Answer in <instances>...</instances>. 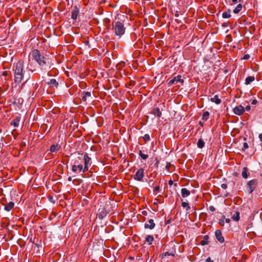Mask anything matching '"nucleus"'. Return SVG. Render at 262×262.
<instances>
[{
  "mask_svg": "<svg viewBox=\"0 0 262 262\" xmlns=\"http://www.w3.org/2000/svg\"><path fill=\"white\" fill-rule=\"evenodd\" d=\"M232 219H233V220L235 221H238L239 219V212H236L235 214L233 215V216L232 217Z\"/></svg>",
  "mask_w": 262,
  "mask_h": 262,
  "instance_id": "c756f323",
  "label": "nucleus"
},
{
  "mask_svg": "<svg viewBox=\"0 0 262 262\" xmlns=\"http://www.w3.org/2000/svg\"><path fill=\"white\" fill-rule=\"evenodd\" d=\"M47 83L48 85H50L51 86H53L56 88H57V86L58 85V82H57L55 79H50V81H48Z\"/></svg>",
  "mask_w": 262,
  "mask_h": 262,
  "instance_id": "aec40b11",
  "label": "nucleus"
},
{
  "mask_svg": "<svg viewBox=\"0 0 262 262\" xmlns=\"http://www.w3.org/2000/svg\"><path fill=\"white\" fill-rule=\"evenodd\" d=\"M250 58V55L249 54H245L244 57L242 58L243 59L247 60Z\"/></svg>",
  "mask_w": 262,
  "mask_h": 262,
  "instance_id": "c9c22d12",
  "label": "nucleus"
},
{
  "mask_svg": "<svg viewBox=\"0 0 262 262\" xmlns=\"http://www.w3.org/2000/svg\"><path fill=\"white\" fill-rule=\"evenodd\" d=\"M144 139L145 140H150V137L148 134H145L144 136Z\"/></svg>",
  "mask_w": 262,
  "mask_h": 262,
  "instance_id": "f704fd0d",
  "label": "nucleus"
},
{
  "mask_svg": "<svg viewBox=\"0 0 262 262\" xmlns=\"http://www.w3.org/2000/svg\"><path fill=\"white\" fill-rule=\"evenodd\" d=\"M242 7L243 6L241 4H238L237 6L235 7V8L233 10V13L235 14H237L242 10Z\"/></svg>",
  "mask_w": 262,
  "mask_h": 262,
  "instance_id": "5701e85b",
  "label": "nucleus"
},
{
  "mask_svg": "<svg viewBox=\"0 0 262 262\" xmlns=\"http://www.w3.org/2000/svg\"><path fill=\"white\" fill-rule=\"evenodd\" d=\"M160 191V186H156L154 188V193L155 194H157L159 193Z\"/></svg>",
  "mask_w": 262,
  "mask_h": 262,
  "instance_id": "2f4dec72",
  "label": "nucleus"
},
{
  "mask_svg": "<svg viewBox=\"0 0 262 262\" xmlns=\"http://www.w3.org/2000/svg\"><path fill=\"white\" fill-rule=\"evenodd\" d=\"M168 255H170V254L168 252H166L163 254L162 257L163 258L164 256H168ZM171 255L173 256V255H172V254H171Z\"/></svg>",
  "mask_w": 262,
  "mask_h": 262,
  "instance_id": "4c0bfd02",
  "label": "nucleus"
},
{
  "mask_svg": "<svg viewBox=\"0 0 262 262\" xmlns=\"http://www.w3.org/2000/svg\"><path fill=\"white\" fill-rule=\"evenodd\" d=\"M231 16L230 10L229 9H228L227 11L224 12L222 14V17L224 18H229L231 17Z\"/></svg>",
  "mask_w": 262,
  "mask_h": 262,
  "instance_id": "b1692460",
  "label": "nucleus"
},
{
  "mask_svg": "<svg viewBox=\"0 0 262 262\" xmlns=\"http://www.w3.org/2000/svg\"><path fill=\"white\" fill-rule=\"evenodd\" d=\"M7 74H8V73L6 71L3 72V75L4 76H6V75H7Z\"/></svg>",
  "mask_w": 262,
  "mask_h": 262,
  "instance_id": "09e8293b",
  "label": "nucleus"
},
{
  "mask_svg": "<svg viewBox=\"0 0 262 262\" xmlns=\"http://www.w3.org/2000/svg\"><path fill=\"white\" fill-rule=\"evenodd\" d=\"M250 174V173L248 172V169L247 167H244L242 172V176L243 178L247 179Z\"/></svg>",
  "mask_w": 262,
  "mask_h": 262,
  "instance_id": "4468645a",
  "label": "nucleus"
},
{
  "mask_svg": "<svg viewBox=\"0 0 262 262\" xmlns=\"http://www.w3.org/2000/svg\"><path fill=\"white\" fill-rule=\"evenodd\" d=\"M258 185V180L253 179L248 182L247 184V189L250 193H252Z\"/></svg>",
  "mask_w": 262,
  "mask_h": 262,
  "instance_id": "39448f33",
  "label": "nucleus"
},
{
  "mask_svg": "<svg viewBox=\"0 0 262 262\" xmlns=\"http://www.w3.org/2000/svg\"><path fill=\"white\" fill-rule=\"evenodd\" d=\"M178 82H180L182 84H183L184 82L183 79L181 78V76L180 75L173 77L171 79H169L168 84L171 85L174 83H177Z\"/></svg>",
  "mask_w": 262,
  "mask_h": 262,
  "instance_id": "6e6552de",
  "label": "nucleus"
},
{
  "mask_svg": "<svg viewBox=\"0 0 262 262\" xmlns=\"http://www.w3.org/2000/svg\"><path fill=\"white\" fill-rule=\"evenodd\" d=\"M209 116V113L208 112H205L203 113L202 116V120L204 121H207L208 119V117Z\"/></svg>",
  "mask_w": 262,
  "mask_h": 262,
  "instance_id": "c85d7f7f",
  "label": "nucleus"
},
{
  "mask_svg": "<svg viewBox=\"0 0 262 262\" xmlns=\"http://www.w3.org/2000/svg\"><path fill=\"white\" fill-rule=\"evenodd\" d=\"M79 13V10L77 6H74L72 10L71 17L73 19L76 20Z\"/></svg>",
  "mask_w": 262,
  "mask_h": 262,
  "instance_id": "9b49d317",
  "label": "nucleus"
},
{
  "mask_svg": "<svg viewBox=\"0 0 262 262\" xmlns=\"http://www.w3.org/2000/svg\"><path fill=\"white\" fill-rule=\"evenodd\" d=\"M20 121V117H16L11 123V125L14 127H17L19 125V123Z\"/></svg>",
  "mask_w": 262,
  "mask_h": 262,
  "instance_id": "6ab92c4d",
  "label": "nucleus"
},
{
  "mask_svg": "<svg viewBox=\"0 0 262 262\" xmlns=\"http://www.w3.org/2000/svg\"><path fill=\"white\" fill-rule=\"evenodd\" d=\"M182 206L183 208H186L187 210L190 209V207L189 206V204L186 202H183L182 203Z\"/></svg>",
  "mask_w": 262,
  "mask_h": 262,
  "instance_id": "7c9ffc66",
  "label": "nucleus"
},
{
  "mask_svg": "<svg viewBox=\"0 0 262 262\" xmlns=\"http://www.w3.org/2000/svg\"><path fill=\"white\" fill-rule=\"evenodd\" d=\"M14 206V203L12 202H10L7 204L5 205V210L7 211H9L13 208Z\"/></svg>",
  "mask_w": 262,
  "mask_h": 262,
  "instance_id": "f3484780",
  "label": "nucleus"
},
{
  "mask_svg": "<svg viewBox=\"0 0 262 262\" xmlns=\"http://www.w3.org/2000/svg\"><path fill=\"white\" fill-rule=\"evenodd\" d=\"M259 138L260 141L262 142V133H261L259 135Z\"/></svg>",
  "mask_w": 262,
  "mask_h": 262,
  "instance_id": "c03bdc74",
  "label": "nucleus"
},
{
  "mask_svg": "<svg viewBox=\"0 0 262 262\" xmlns=\"http://www.w3.org/2000/svg\"><path fill=\"white\" fill-rule=\"evenodd\" d=\"M68 180H69V181H71V180H72L71 178V177H69V178H68Z\"/></svg>",
  "mask_w": 262,
  "mask_h": 262,
  "instance_id": "3c124183",
  "label": "nucleus"
},
{
  "mask_svg": "<svg viewBox=\"0 0 262 262\" xmlns=\"http://www.w3.org/2000/svg\"><path fill=\"white\" fill-rule=\"evenodd\" d=\"M245 112V108L242 105H239L235 107L233 109V112L235 114L241 116Z\"/></svg>",
  "mask_w": 262,
  "mask_h": 262,
  "instance_id": "1a4fd4ad",
  "label": "nucleus"
},
{
  "mask_svg": "<svg viewBox=\"0 0 262 262\" xmlns=\"http://www.w3.org/2000/svg\"><path fill=\"white\" fill-rule=\"evenodd\" d=\"M208 239L209 236L208 235H205L203 240L201 242V244L203 246L208 245L209 243Z\"/></svg>",
  "mask_w": 262,
  "mask_h": 262,
  "instance_id": "4be33fe9",
  "label": "nucleus"
},
{
  "mask_svg": "<svg viewBox=\"0 0 262 262\" xmlns=\"http://www.w3.org/2000/svg\"><path fill=\"white\" fill-rule=\"evenodd\" d=\"M29 78H30V77H29V76H28V77H27V78H26V80H25V81L24 83L26 82L29 80Z\"/></svg>",
  "mask_w": 262,
  "mask_h": 262,
  "instance_id": "8fccbe9b",
  "label": "nucleus"
},
{
  "mask_svg": "<svg viewBox=\"0 0 262 262\" xmlns=\"http://www.w3.org/2000/svg\"><path fill=\"white\" fill-rule=\"evenodd\" d=\"M225 219V216L224 215H223L222 216V218L220 220L219 223L221 226L224 225V220Z\"/></svg>",
  "mask_w": 262,
  "mask_h": 262,
  "instance_id": "473e14b6",
  "label": "nucleus"
},
{
  "mask_svg": "<svg viewBox=\"0 0 262 262\" xmlns=\"http://www.w3.org/2000/svg\"><path fill=\"white\" fill-rule=\"evenodd\" d=\"M112 30L117 36H121L125 33V28L120 21H117L113 24Z\"/></svg>",
  "mask_w": 262,
  "mask_h": 262,
  "instance_id": "7ed1b4c3",
  "label": "nucleus"
},
{
  "mask_svg": "<svg viewBox=\"0 0 262 262\" xmlns=\"http://www.w3.org/2000/svg\"><path fill=\"white\" fill-rule=\"evenodd\" d=\"M225 221L226 223H229L230 221V219L229 218L226 219Z\"/></svg>",
  "mask_w": 262,
  "mask_h": 262,
  "instance_id": "a18cd8bd",
  "label": "nucleus"
},
{
  "mask_svg": "<svg viewBox=\"0 0 262 262\" xmlns=\"http://www.w3.org/2000/svg\"><path fill=\"white\" fill-rule=\"evenodd\" d=\"M251 109V107L250 105H247L246 106V107L245 108V111H249Z\"/></svg>",
  "mask_w": 262,
  "mask_h": 262,
  "instance_id": "ea45409f",
  "label": "nucleus"
},
{
  "mask_svg": "<svg viewBox=\"0 0 262 262\" xmlns=\"http://www.w3.org/2000/svg\"><path fill=\"white\" fill-rule=\"evenodd\" d=\"M209 210H210L211 211H212V212L214 211L215 210L214 207L213 206H210L209 207Z\"/></svg>",
  "mask_w": 262,
  "mask_h": 262,
  "instance_id": "e433bc0d",
  "label": "nucleus"
},
{
  "mask_svg": "<svg viewBox=\"0 0 262 262\" xmlns=\"http://www.w3.org/2000/svg\"><path fill=\"white\" fill-rule=\"evenodd\" d=\"M79 160H83L84 162V166L83 169V172H86L89 170V167L91 165V158L87 155H85L82 158V155L77 157Z\"/></svg>",
  "mask_w": 262,
  "mask_h": 262,
  "instance_id": "20e7f679",
  "label": "nucleus"
},
{
  "mask_svg": "<svg viewBox=\"0 0 262 262\" xmlns=\"http://www.w3.org/2000/svg\"><path fill=\"white\" fill-rule=\"evenodd\" d=\"M206 262H213V261L211 260L210 257H208L206 259Z\"/></svg>",
  "mask_w": 262,
  "mask_h": 262,
  "instance_id": "37998d69",
  "label": "nucleus"
},
{
  "mask_svg": "<svg viewBox=\"0 0 262 262\" xmlns=\"http://www.w3.org/2000/svg\"><path fill=\"white\" fill-rule=\"evenodd\" d=\"M210 101L214 102L216 104H219L221 103V100L219 98L218 95H216L214 97L210 98Z\"/></svg>",
  "mask_w": 262,
  "mask_h": 262,
  "instance_id": "dca6fc26",
  "label": "nucleus"
},
{
  "mask_svg": "<svg viewBox=\"0 0 262 262\" xmlns=\"http://www.w3.org/2000/svg\"><path fill=\"white\" fill-rule=\"evenodd\" d=\"M32 58L38 63L42 68H46L47 61L45 57L42 55L40 51L38 50H34L31 53Z\"/></svg>",
  "mask_w": 262,
  "mask_h": 262,
  "instance_id": "f03ea898",
  "label": "nucleus"
},
{
  "mask_svg": "<svg viewBox=\"0 0 262 262\" xmlns=\"http://www.w3.org/2000/svg\"><path fill=\"white\" fill-rule=\"evenodd\" d=\"M169 185H171L173 184V182L172 180H170L168 182Z\"/></svg>",
  "mask_w": 262,
  "mask_h": 262,
  "instance_id": "49530a36",
  "label": "nucleus"
},
{
  "mask_svg": "<svg viewBox=\"0 0 262 262\" xmlns=\"http://www.w3.org/2000/svg\"><path fill=\"white\" fill-rule=\"evenodd\" d=\"M14 81L19 84L25 78L24 64L21 61H18L13 67Z\"/></svg>",
  "mask_w": 262,
  "mask_h": 262,
  "instance_id": "f257e3e1",
  "label": "nucleus"
},
{
  "mask_svg": "<svg viewBox=\"0 0 262 262\" xmlns=\"http://www.w3.org/2000/svg\"><path fill=\"white\" fill-rule=\"evenodd\" d=\"M145 241L149 245H151L154 241V237L152 235H148L146 237Z\"/></svg>",
  "mask_w": 262,
  "mask_h": 262,
  "instance_id": "a878e982",
  "label": "nucleus"
},
{
  "mask_svg": "<svg viewBox=\"0 0 262 262\" xmlns=\"http://www.w3.org/2000/svg\"><path fill=\"white\" fill-rule=\"evenodd\" d=\"M139 155L140 156V157L143 160H146L148 158V156L147 154H143L141 150H139Z\"/></svg>",
  "mask_w": 262,
  "mask_h": 262,
  "instance_id": "cd10ccee",
  "label": "nucleus"
},
{
  "mask_svg": "<svg viewBox=\"0 0 262 262\" xmlns=\"http://www.w3.org/2000/svg\"><path fill=\"white\" fill-rule=\"evenodd\" d=\"M60 148V146L58 144H53L50 146V150L52 152H55L58 151Z\"/></svg>",
  "mask_w": 262,
  "mask_h": 262,
  "instance_id": "ddd939ff",
  "label": "nucleus"
},
{
  "mask_svg": "<svg viewBox=\"0 0 262 262\" xmlns=\"http://www.w3.org/2000/svg\"><path fill=\"white\" fill-rule=\"evenodd\" d=\"M234 4H236L238 2V0H231Z\"/></svg>",
  "mask_w": 262,
  "mask_h": 262,
  "instance_id": "de8ad7c7",
  "label": "nucleus"
},
{
  "mask_svg": "<svg viewBox=\"0 0 262 262\" xmlns=\"http://www.w3.org/2000/svg\"><path fill=\"white\" fill-rule=\"evenodd\" d=\"M152 114L154 115L157 116L158 117H160L162 115V113L160 111L159 108L156 107L152 110Z\"/></svg>",
  "mask_w": 262,
  "mask_h": 262,
  "instance_id": "a211bd4d",
  "label": "nucleus"
},
{
  "mask_svg": "<svg viewBox=\"0 0 262 262\" xmlns=\"http://www.w3.org/2000/svg\"><path fill=\"white\" fill-rule=\"evenodd\" d=\"M83 169L82 165L79 164L78 159H76L74 162V165L72 166V170L75 173H79Z\"/></svg>",
  "mask_w": 262,
  "mask_h": 262,
  "instance_id": "423d86ee",
  "label": "nucleus"
},
{
  "mask_svg": "<svg viewBox=\"0 0 262 262\" xmlns=\"http://www.w3.org/2000/svg\"><path fill=\"white\" fill-rule=\"evenodd\" d=\"M144 177V169L140 168L134 175V179L138 181H141Z\"/></svg>",
  "mask_w": 262,
  "mask_h": 262,
  "instance_id": "0eeeda50",
  "label": "nucleus"
},
{
  "mask_svg": "<svg viewBox=\"0 0 262 262\" xmlns=\"http://www.w3.org/2000/svg\"><path fill=\"white\" fill-rule=\"evenodd\" d=\"M91 96V94L90 92H84L83 93V96L82 99L83 101L86 102L87 99L90 97Z\"/></svg>",
  "mask_w": 262,
  "mask_h": 262,
  "instance_id": "412c9836",
  "label": "nucleus"
},
{
  "mask_svg": "<svg viewBox=\"0 0 262 262\" xmlns=\"http://www.w3.org/2000/svg\"><path fill=\"white\" fill-rule=\"evenodd\" d=\"M181 194L183 198H186L190 195V192L187 188H183L181 189Z\"/></svg>",
  "mask_w": 262,
  "mask_h": 262,
  "instance_id": "2eb2a0df",
  "label": "nucleus"
},
{
  "mask_svg": "<svg viewBox=\"0 0 262 262\" xmlns=\"http://www.w3.org/2000/svg\"><path fill=\"white\" fill-rule=\"evenodd\" d=\"M155 227V223L152 219H149L147 222L145 224L144 227L146 229H153Z\"/></svg>",
  "mask_w": 262,
  "mask_h": 262,
  "instance_id": "9d476101",
  "label": "nucleus"
},
{
  "mask_svg": "<svg viewBox=\"0 0 262 262\" xmlns=\"http://www.w3.org/2000/svg\"><path fill=\"white\" fill-rule=\"evenodd\" d=\"M215 235L216 239L220 242L223 243L224 241V238L222 236V234L221 231L220 230H217L215 232Z\"/></svg>",
  "mask_w": 262,
  "mask_h": 262,
  "instance_id": "f8f14e48",
  "label": "nucleus"
},
{
  "mask_svg": "<svg viewBox=\"0 0 262 262\" xmlns=\"http://www.w3.org/2000/svg\"><path fill=\"white\" fill-rule=\"evenodd\" d=\"M257 103V100L256 99H254L252 101L251 104L253 105L256 104Z\"/></svg>",
  "mask_w": 262,
  "mask_h": 262,
  "instance_id": "a19ab883",
  "label": "nucleus"
},
{
  "mask_svg": "<svg viewBox=\"0 0 262 262\" xmlns=\"http://www.w3.org/2000/svg\"><path fill=\"white\" fill-rule=\"evenodd\" d=\"M205 145V142L202 139H199L198 143L197 146L200 148H202Z\"/></svg>",
  "mask_w": 262,
  "mask_h": 262,
  "instance_id": "bb28decb",
  "label": "nucleus"
},
{
  "mask_svg": "<svg viewBox=\"0 0 262 262\" xmlns=\"http://www.w3.org/2000/svg\"><path fill=\"white\" fill-rule=\"evenodd\" d=\"M248 148V145L247 143L245 142L243 144V147L242 148L243 150H245L246 149H247Z\"/></svg>",
  "mask_w": 262,
  "mask_h": 262,
  "instance_id": "72a5a7b5",
  "label": "nucleus"
},
{
  "mask_svg": "<svg viewBox=\"0 0 262 262\" xmlns=\"http://www.w3.org/2000/svg\"><path fill=\"white\" fill-rule=\"evenodd\" d=\"M221 187L222 188L225 189L227 188V185L226 184H221Z\"/></svg>",
  "mask_w": 262,
  "mask_h": 262,
  "instance_id": "58836bf2",
  "label": "nucleus"
},
{
  "mask_svg": "<svg viewBox=\"0 0 262 262\" xmlns=\"http://www.w3.org/2000/svg\"><path fill=\"white\" fill-rule=\"evenodd\" d=\"M255 79L254 76H248L245 79V83L247 85L250 83V82L253 81Z\"/></svg>",
  "mask_w": 262,
  "mask_h": 262,
  "instance_id": "393cba45",
  "label": "nucleus"
},
{
  "mask_svg": "<svg viewBox=\"0 0 262 262\" xmlns=\"http://www.w3.org/2000/svg\"><path fill=\"white\" fill-rule=\"evenodd\" d=\"M170 166H171V164H170V163H168V164H167V165H166V168L168 170H169V167H170Z\"/></svg>",
  "mask_w": 262,
  "mask_h": 262,
  "instance_id": "79ce46f5",
  "label": "nucleus"
}]
</instances>
